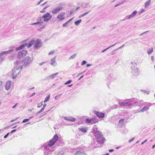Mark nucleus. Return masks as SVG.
I'll list each match as a JSON object with an SVG mask.
<instances>
[{
    "instance_id": "c756f323",
    "label": "nucleus",
    "mask_w": 155,
    "mask_h": 155,
    "mask_svg": "<svg viewBox=\"0 0 155 155\" xmlns=\"http://www.w3.org/2000/svg\"><path fill=\"white\" fill-rule=\"evenodd\" d=\"M89 5V3H83L82 4L81 6L82 8H87Z\"/></svg>"
},
{
    "instance_id": "9d476101",
    "label": "nucleus",
    "mask_w": 155,
    "mask_h": 155,
    "mask_svg": "<svg viewBox=\"0 0 155 155\" xmlns=\"http://www.w3.org/2000/svg\"><path fill=\"white\" fill-rule=\"evenodd\" d=\"M98 119L97 118H94L90 119L89 118H87L86 119L85 122L87 123L92 124L98 122Z\"/></svg>"
},
{
    "instance_id": "0eeeda50",
    "label": "nucleus",
    "mask_w": 155,
    "mask_h": 155,
    "mask_svg": "<svg viewBox=\"0 0 155 155\" xmlns=\"http://www.w3.org/2000/svg\"><path fill=\"white\" fill-rule=\"evenodd\" d=\"M59 6L57 8H53L51 11V12L54 15L57 14L60 11H62L63 10V8L62 6L63 4L62 3H60L59 5Z\"/></svg>"
},
{
    "instance_id": "79ce46f5",
    "label": "nucleus",
    "mask_w": 155,
    "mask_h": 155,
    "mask_svg": "<svg viewBox=\"0 0 155 155\" xmlns=\"http://www.w3.org/2000/svg\"><path fill=\"white\" fill-rule=\"evenodd\" d=\"M54 52L55 51H54V50H52L49 53L48 55H51V54H54Z\"/></svg>"
},
{
    "instance_id": "dca6fc26",
    "label": "nucleus",
    "mask_w": 155,
    "mask_h": 155,
    "mask_svg": "<svg viewBox=\"0 0 155 155\" xmlns=\"http://www.w3.org/2000/svg\"><path fill=\"white\" fill-rule=\"evenodd\" d=\"M94 113L99 118H103L104 117L105 113H104L99 112L95 110L94 111Z\"/></svg>"
},
{
    "instance_id": "4c0bfd02",
    "label": "nucleus",
    "mask_w": 155,
    "mask_h": 155,
    "mask_svg": "<svg viewBox=\"0 0 155 155\" xmlns=\"http://www.w3.org/2000/svg\"><path fill=\"white\" fill-rule=\"evenodd\" d=\"M76 54H74L73 55L71 56L69 58V59H74L76 57Z\"/></svg>"
},
{
    "instance_id": "864d4df0",
    "label": "nucleus",
    "mask_w": 155,
    "mask_h": 155,
    "mask_svg": "<svg viewBox=\"0 0 155 155\" xmlns=\"http://www.w3.org/2000/svg\"><path fill=\"white\" fill-rule=\"evenodd\" d=\"M43 105V104H41H41H38V107H41V106Z\"/></svg>"
},
{
    "instance_id": "e2e57ef3",
    "label": "nucleus",
    "mask_w": 155,
    "mask_h": 155,
    "mask_svg": "<svg viewBox=\"0 0 155 155\" xmlns=\"http://www.w3.org/2000/svg\"><path fill=\"white\" fill-rule=\"evenodd\" d=\"M47 3V2H45L43 4H42L41 5L42 6H44V5H45V4H46Z\"/></svg>"
},
{
    "instance_id": "de8ad7c7",
    "label": "nucleus",
    "mask_w": 155,
    "mask_h": 155,
    "mask_svg": "<svg viewBox=\"0 0 155 155\" xmlns=\"http://www.w3.org/2000/svg\"><path fill=\"white\" fill-rule=\"evenodd\" d=\"M87 63V62L85 61H83L81 63V65H84V64H85Z\"/></svg>"
},
{
    "instance_id": "a211bd4d",
    "label": "nucleus",
    "mask_w": 155,
    "mask_h": 155,
    "mask_svg": "<svg viewBox=\"0 0 155 155\" xmlns=\"http://www.w3.org/2000/svg\"><path fill=\"white\" fill-rule=\"evenodd\" d=\"M137 13V11H135L133 12L130 15H127L126 16L125 18L126 19H130L134 17Z\"/></svg>"
},
{
    "instance_id": "774afa93",
    "label": "nucleus",
    "mask_w": 155,
    "mask_h": 155,
    "mask_svg": "<svg viewBox=\"0 0 155 155\" xmlns=\"http://www.w3.org/2000/svg\"><path fill=\"white\" fill-rule=\"evenodd\" d=\"M42 1H41V0L37 4V5H39L40 3L42 2Z\"/></svg>"
},
{
    "instance_id": "6ab92c4d",
    "label": "nucleus",
    "mask_w": 155,
    "mask_h": 155,
    "mask_svg": "<svg viewBox=\"0 0 155 155\" xmlns=\"http://www.w3.org/2000/svg\"><path fill=\"white\" fill-rule=\"evenodd\" d=\"M27 44L26 43H23L18 47L16 48H15V51H18L22 49L27 46Z\"/></svg>"
},
{
    "instance_id": "a18cd8bd",
    "label": "nucleus",
    "mask_w": 155,
    "mask_h": 155,
    "mask_svg": "<svg viewBox=\"0 0 155 155\" xmlns=\"http://www.w3.org/2000/svg\"><path fill=\"white\" fill-rule=\"evenodd\" d=\"M68 23L67 22H66L65 23H64L63 25V27H66L68 25Z\"/></svg>"
},
{
    "instance_id": "c9c22d12",
    "label": "nucleus",
    "mask_w": 155,
    "mask_h": 155,
    "mask_svg": "<svg viewBox=\"0 0 155 155\" xmlns=\"http://www.w3.org/2000/svg\"><path fill=\"white\" fill-rule=\"evenodd\" d=\"M153 51V48L151 49H150L147 51V53L149 54H150Z\"/></svg>"
},
{
    "instance_id": "338daca9",
    "label": "nucleus",
    "mask_w": 155,
    "mask_h": 155,
    "mask_svg": "<svg viewBox=\"0 0 155 155\" xmlns=\"http://www.w3.org/2000/svg\"><path fill=\"white\" fill-rule=\"evenodd\" d=\"M109 151L110 152H112L114 151L113 149H110L109 150Z\"/></svg>"
},
{
    "instance_id": "9b49d317",
    "label": "nucleus",
    "mask_w": 155,
    "mask_h": 155,
    "mask_svg": "<svg viewBox=\"0 0 155 155\" xmlns=\"http://www.w3.org/2000/svg\"><path fill=\"white\" fill-rule=\"evenodd\" d=\"M42 45L41 40L39 39H37L35 41L34 44V47L35 48H38L41 47Z\"/></svg>"
},
{
    "instance_id": "1a4fd4ad",
    "label": "nucleus",
    "mask_w": 155,
    "mask_h": 155,
    "mask_svg": "<svg viewBox=\"0 0 155 155\" xmlns=\"http://www.w3.org/2000/svg\"><path fill=\"white\" fill-rule=\"evenodd\" d=\"M28 53V51L25 50H23L19 51L17 55V58L21 59L24 57Z\"/></svg>"
},
{
    "instance_id": "680f3d73",
    "label": "nucleus",
    "mask_w": 155,
    "mask_h": 155,
    "mask_svg": "<svg viewBox=\"0 0 155 155\" xmlns=\"http://www.w3.org/2000/svg\"><path fill=\"white\" fill-rule=\"evenodd\" d=\"M151 104L150 103H148V104H147L146 105H147L149 107V106H150L151 105Z\"/></svg>"
},
{
    "instance_id": "0e129e2a",
    "label": "nucleus",
    "mask_w": 155,
    "mask_h": 155,
    "mask_svg": "<svg viewBox=\"0 0 155 155\" xmlns=\"http://www.w3.org/2000/svg\"><path fill=\"white\" fill-rule=\"evenodd\" d=\"M91 64H87L86 66H87V67H88L90 66H91Z\"/></svg>"
},
{
    "instance_id": "f3484780",
    "label": "nucleus",
    "mask_w": 155,
    "mask_h": 155,
    "mask_svg": "<svg viewBox=\"0 0 155 155\" xmlns=\"http://www.w3.org/2000/svg\"><path fill=\"white\" fill-rule=\"evenodd\" d=\"M16 68H14L13 69L12 71V78L13 79H15L16 77H17V76L19 74V73L18 74H17V71L16 70Z\"/></svg>"
},
{
    "instance_id": "5fc2aeb1",
    "label": "nucleus",
    "mask_w": 155,
    "mask_h": 155,
    "mask_svg": "<svg viewBox=\"0 0 155 155\" xmlns=\"http://www.w3.org/2000/svg\"><path fill=\"white\" fill-rule=\"evenodd\" d=\"M145 11V10L144 9H142L141 11L140 12V14H141V13H142L144 12Z\"/></svg>"
},
{
    "instance_id": "ddd939ff",
    "label": "nucleus",
    "mask_w": 155,
    "mask_h": 155,
    "mask_svg": "<svg viewBox=\"0 0 155 155\" xmlns=\"http://www.w3.org/2000/svg\"><path fill=\"white\" fill-rule=\"evenodd\" d=\"M10 50L6 51H2V54H5L6 55L7 54L10 53L14 51L15 52V48H15V46H11L10 47Z\"/></svg>"
},
{
    "instance_id": "8fccbe9b",
    "label": "nucleus",
    "mask_w": 155,
    "mask_h": 155,
    "mask_svg": "<svg viewBox=\"0 0 155 155\" xmlns=\"http://www.w3.org/2000/svg\"><path fill=\"white\" fill-rule=\"evenodd\" d=\"M46 62H42L39 64V65L40 66H41L45 64Z\"/></svg>"
},
{
    "instance_id": "473e14b6",
    "label": "nucleus",
    "mask_w": 155,
    "mask_h": 155,
    "mask_svg": "<svg viewBox=\"0 0 155 155\" xmlns=\"http://www.w3.org/2000/svg\"><path fill=\"white\" fill-rule=\"evenodd\" d=\"M149 108L146 106H144L143 107L142 109L140 111L141 112H143V111L147 110H148Z\"/></svg>"
},
{
    "instance_id": "5701e85b",
    "label": "nucleus",
    "mask_w": 155,
    "mask_h": 155,
    "mask_svg": "<svg viewBox=\"0 0 155 155\" xmlns=\"http://www.w3.org/2000/svg\"><path fill=\"white\" fill-rule=\"evenodd\" d=\"M56 57L55 56L53 58H52L51 60V64L53 66H55L57 65V63L55 61V58Z\"/></svg>"
},
{
    "instance_id": "2eb2a0df",
    "label": "nucleus",
    "mask_w": 155,
    "mask_h": 155,
    "mask_svg": "<svg viewBox=\"0 0 155 155\" xmlns=\"http://www.w3.org/2000/svg\"><path fill=\"white\" fill-rule=\"evenodd\" d=\"M42 17H40L39 18H38L37 19V20L38 21L37 22L32 23L31 24V25H39V26L41 25L43 23V22L42 20Z\"/></svg>"
},
{
    "instance_id": "72a5a7b5",
    "label": "nucleus",
    "mask_w": 155,
    "mask_h": 155,
    "mask_svg": "<svg viewBox=\"0 0 155 155\" xmlns=\"http://www.w3.org/2000/svg\"><path fill=\"white\" fill-rule=\"evenodd\" d=\"M50 98V95H48L45 98L44 101V103H45V102H47L49 100Z\"/></svg>"
},
{
    "instance_id": "c03bdc74",
    "label": "nucleus",
    "mask_w": 155,
    "mask_h": 155,
    "mask_svg": "<svg viewBox=\"0 0 155 155\" xmlns=\"http://www.w3.org/2000/svg\"><path fill=\"white\" fill-rule=\"evenodd\" d=\"M29 121V119H24L22 121L23 123H25L26 122Z\"/></svg>"
},
{
    "instance_id": "603ef678",
    "label": "nucleus",
    "mask_w": 155,
    "mask_h": 155,
    "mask_svg": "<svg viewBox=\"0 0 155 155\" xmlns=\"http://www.w3.org/2000/svg\"><path fill=\"white\" fill-rule=\"evenodd\" d=\"M17 130H16V129H15V130H12L10 132V134H12L15 131H16Z\"/></svg>"
},
{
    "instance_id": "e433bc0d",
    "label": "nucleus",
    "mask_w": 155,
    "mask_h": 155,
    "mask_svg": "<svg viewBox=\"0 0 155 155\" xmlns=\"http://www.w3.org/2000/svg\"><path fill=\"white\" fill-rule=\"evenodd\" d=\"M111 119L112 120L111 121L113 122L114 123V122H115L116 121V118L114 116H113L112 117H111Z\"/></svg>"
},
{
    "instance_id": "69168bd1",
    "label": "nucleus",
    "mask_w": 155,
    "mask_h": 155,
    "mask_svg": "<svg viewBox=\"0 0 155 155\" xmlns=\"http://www.w3.org/2000/svg\"><path fill=\"white\" fill-rule=\"evenodd\" d=\"M35 93H33L30 96L31 97H32L34 96L35 95Z\"/></svg>"
},
{
    "instance_id": "f704fd0d",
    "label": "nucleus",
    "mask_w": 155,
    "mask_h": 155,
    "mask_svg": "<svg viewBox=\"0 0 155 155\" xmlns=\"http://www.w3.org/2000/svg\"><path fill=\"white\" fill-rule=\"evenodd\" d=\"M97 129V125H95L93 127L92 130H93V132L94 134V132L96 130H96Z\"/></svg>"
},
{
    "instance_id": "cd10ccee",
    "label": "nucleus",
    "mask_w": 155,
    "mask_h": 155,
    "mask_svg": "<svg viewBox=\"0 0 155 155\" xmlns=\"http://www.w3.org/2000/svg\"><path fill=\"white\" fill-rule=\"evenodd\" d=\"M58 74V73H56L54 74H52L48 76V78L50 79H53Z\"/></svg>"
},
{
    "instance_id": "09e8293b",
    "label": "nucleus",
    "mask_w": 155,
    "mask_h": 155,
    "mask_svg": "<svg viewBox=\"0 0 155 155\" xmlns=\"http://www.w3.org/2000/svg\"><path fill=\"white\" fill-rule=\"evenodd\" d=\"M10 134V133H8L6 135H5L4 137V138H7L9 134Z\"/></svg>"
},
{
    "instance_id": "6e6552de",
    "label": "nucleus",
    "mask_w": 155,
    "mask_h": 155,
    "mask_svg": "<svg viewBox=\"0 0 155 155\" xmlns=\"http://www.w3.org/2000/svg\"><path fill=\"white\" fill-rule=\"evenodd\" d=\"M58 137L57 134H55L51 140H50L48 143V146L51 147L53 146L58 139Z\"/></svg>"
},
{
    "instance_id": "37998d69",
    "label": "nucleus",
    "mask_w": 155,
    "mask_h": 155,
    "mask_svg": "<svg viewBox=\"0 0 155 155\" xmlns=\"http://www.w3.org/2000/svg\"><path fill=\"white\" fill-rule=\"evenodd\" d=\"M71 81H72V80H68V81H67L66 82L64 83V84H66V85L68 84H69L70 83Z\"/></svg>"
},
{
    "instance_id": "4468645a",
    "label": "nucleus",
    "mask_w": 155,
    "mask_h": 155,
    "mask_svg": "<svg viewBox=\"0 0 155 155\" xmlns=\"http://www.w3.org/2000/svg\"><path fill=\"white\" fill-rule=\"evenodd\" d=\"M65 15L64 12H61L60 14H58V15L57 16V18L59 19V21H61L63 20L64 18V16Z\"/></svg>"
},
{
    "instance_id": "ea45409f",
    "label": "nucleus",
    "mask_w": 155,
    "mask_h": 155,
    "mask_svg": "<svg viewBox=\"0 0 155 155\" xmlns=\"http://www.w3.org/2000/svg\"><path fill=\"white\" fill-rule=\"evenodd\" d=\"M111 84L112 85V84L111 82H110L109 81H107V86L109 88H110V85Z\"/></svg>"
},
{
    "instance_id": "b1692460",
    "label": "nucleus",
    "mask_w": 155,
    "mask_h": 155,
    "mask_svg": "<svg viewBox=\"0 0 155 155\" xmlns=\"http://www.w3.org/2000/svg\"><path fill=\"white\" fill-rule=\"evenodd\" d=\"M53 150H54V149L52 150H50V149H48V147H47L45 150V154H49V152Z\"/></svg>"
},
{
    "instance_id": "f8f14e48",
    "label": "nucleus",
    "mask_w": 155,
    "mask_h": 155,
    "mask_svg": "<svg viewBox=\"0 0 155 155\" xmlns=\"http://www.w3.org/2000/svg\"><path fill=\"white\" fill-rule=\"evenodd\" d=\"M52 17V16L48 12L46 13L45 14L42 16L43 18H44V21H47L49 20Z\"/></svg>"
},
{
    "instance_id": "bf43d9fd",
    "label": "nucleus",
    "mask_w": 155,
    "mask_h": 155,
    "mask_svg": "<svg viewBox=\"0 0 155 155\" xmlns=\"http://www.w3.org/2000/svg\"><path fill=\"white\" fill-rule=\"evenodd\" d=\"M18 118V117H17V118H16L15 119L13 120H12L10 121V122H13V121H14L15 120H16Z\"/></svg>"
},
{
    "instance_id": "39448f33",
    "label": "nucleus",
    "mask_w": 155,
    "mask_h": 155,
    "mask_svg": "<svg viewBox=\"0 0 155 155\" xmlns=\"http://www.w3.org/2000/svg\"><path fill=\"white\" fill-rule=\"evenodd\" d=\"M85 150V148L83 147H79L75 149L76 151L74 155H87Z\"/></svg>"
},
{
    "instance_id": "2f4dec72",
    "label": "nucleus",
    "mask_w": 155,
    "mask_h": 155,
    "mask_svg": "<svg viewBox=\"0 0 155 155\" xmlns=\"http://www.w3.org/2000/svg\"><path fill=\"white\" fill-rule=\"evenodd\" d=\"M81 19L78 20L77 21H75L74 24L78 26L79 25L80 23L81 22Z\"/></svg>"
},
{
    "instance_id": "3c124183",
    "label": "nucleus",
    "mask_w": 155,
    "mask_h": 155,
    "mask_svg": "<svg viewBox=\"0 0 155 155\" xmlns=\"http://www.w3.org/2000/svg\"><path fill=\"white\" fill-rule=\"evenodd\" d=\"M73 18H71L70 19H69V20H68V21H67V22L68 23H69L72 20V19H73Z\"/></svg>"
},
{
    "instance_id": "c85d7f7f",
    "label": "nucleus",
    "mask_w": 155,
    "mask_h": 155,
    "mask_svg": "<svg viewBox=\"0 0 155 155\" xmlns=\"http://www.w3.org/2000/svg\"><path fill=\"white\" fill-rule=\"evenodd\" d=\"M151 0H149L147 1L145 3V8H146L148 7L150 5V3Z\"/></svg>"
},
{
    "instance_id": "052dcab7",
    "label": "nucleus",
    "mask_w": 155,
    "mask_h": 155,
    "mask_svg": "<svg viewBox=\"0 0 155 155\" xmlns=\"http://www.w3.org/2000/svg\"><path fill=\"white\" fill-rule=\"evenodd\" d=\"M21 127H17V128L16 130H19L20 129H21Z\"/></svg>"
},
{
    "instance_id": "7c9ffc66",
    "label": "nucleus",
    "mask_w": 155,
    "mask_h": 155,
    "mask_svg": "<svg viewBox=\"0 0 155 155\" xmlns=\"http://www.w3.org/2000/svg\"><path fill=\"white\" fill-rule=\"evenodd\" d=\"M91 11V10L87 12H85L84 13V14H82L80 15L79 17H78V18H81L82 17H84V16L86 15H87L89 12H90V11Z\"/></svg>"
},
{
    "instance_id": "58836bf2",
    "label": "nucleus",
    "mask_w": 155,
    "mask_h": 155,
    "mask_svg": "<svg viewBox=\"0 0 155 155\" xmlns=\"http://www.w3.org/2000/svg\"><path fill=\"white\" fill-rule=\"evenodd\" d=\"M64 152L62 150L60 152H59L57 155H64Z\"/></svg>"
},
{
    "instance_id": "bb28decb",
    "label": "nucleus",
    "mask_w": 155,
    "mask_h": 155,
    "mask_svg": "<svg viewBox=\"0 0 155 155\" xmlns=\"http://www.w3.org/2000/svg\"><path fill=\"white\" fill-rule=\"evenodd\" d=\"M6 55L5 54H2V52L0 53V64L3 60V58Z\"/></svg>"
},
{
    "instance_id": "4be33fe9",
    "label": "nucleus",
    "mask_w": 155,
    "mask_h": 155,
    "mask_svg": "<svg viewBox=\"0 0 155 155\" xmlns=\"http://www.w3.org/2000/svg\"><path fill=\"white\" fill-rule=\"evenodd\" d=\"M11 81H8L6 83L5 85V88L7 91L9 90L11 87Z\"/></svg>"
},
{
    "instance_id": "393cba45",
    "label": "nucleus",
    "mask_w": 155,
    "mask_h": 155,
    "mask_svg": "<svg viewBox=\"0 0 155 155\" xmlns=\"http://www.w3.org/2000/svg\"><path fill=\"white\" fill-rule=\"evenodd\" d=\"M35 41L34 39L31 40L28 44L27 47L28 48H30L35 43Z\"/></svg>"
},
{
    "instance_id": "13d9d810",
    "label": "nucleus",
    "mask_w": 155,
    "mask_h": 155,
    "mask_svg": "<svg viewBox=\"0 0 155 155\" xmlns=\"http://www.w3.org/2000/svg\"><path fill=\"white\" fill-rule=\"evenodd\" d=\"M44 109L45 108L43 107L40 110V112H42V111H43Z\"/></svg>"
},
{
    "instance_id": "49530a36",
    "label": "nucleus",
    "mask_w": 155,
    "mask_h": 155,
    "mask_svg": "<svg viewBox=\"0 0 155 155\" xmlns=\"http://www.w3.org/2000/svg\"><path fill=\"white\" fill-rule=\"evenodd\" d=\"M124 45L121 46H120V47H119L117 48V50L120 49L121 48H123L124 46Z\"/></svg>"
},
{
    "instance_id": "423d86ee",
    "label": "nucleus",
    "mask_w": 155,
    "mask_h": 155,
    "mask_svg": "<svg viewBox=\"0 0 155 155\" xmlns=\"http://www.w3.org/2000/svg\"><path fill=\"white\" fill-rule=\"evenodd\" d=\"M15 66L14 68H16L17 73H19L23 66L22 63H21V61H16L14 62Z\"/></svg>"
},
{
    "instance_id": "aec40b11",
    "label": "nucleus",
    "mask_w": 155,
    "mask_h": 155,
    "mask_svg": "<svg viewBox=\"0 0 155 155\" xmlns=\"http://www.w3.org/2000/svg\"><path fill=\"white\" fill-rule=\"evenodd\" d=\"M78 129L83 133H86L88 130V128L86 127H79Z\"/></svg>"
},
{
    "instance_id": "6e6d98bb",
    "label": "nucleus",
    "mask_w": 155,
    "mask_h": 155,
    "mask_svg": "<svg viewBox=\"0 0 155 155\" xmlns=\"http://www.w3.org/2000/svg\"><path fill=\"white\" fill-rule=\"evenodd\" d=\"M134 138H135V137H134L133 138H132L131 140H129V142L130 143L131 142V141H133L134 140Z\"/></svg>"
},
{
    "instance_id": "f257e3e1",
    "label": "nucleus",
    "mask_w": 155,
    "mask_h": 155,
    "mask_svg": "<svg viewBox=\"0 0 155 155\" xmlns=\"http://www.w3.org/2000/svg\"><path fill=\"white\" fill-rule=\"evenodd\" d=\"M94 135L95 139L91 141L89 145V147L91 149L99 147L103 144L105 139L101 132L99 131L96 130L94 132Z\"/></svg>"
},
{
    "instance_id": "a878e982",
    "label": "nucleus",
    "mask_w": 155,
    "mask_h": 155,
    "mask_svg": "<svg viewBox=\"0 0 155 155\" xmlns=\"http://www.w3.org/2000/svg\"><path fill=\"white\" fill-rule=\"evenodd\" d=\"M124 119H121L120 120H119V122H118V126L119 127H121L124 124Z\"/></svg>"
},
{
    "instance_id": "20e7f679",
    "label": "nucleus",
    "mask_w": 155,
    "mask_h": 155,
    "mask_svg": "<svg viewBox=\"0 0 155 155\" xmlns=\"http://www.w3.org/2000/svg\"><path fill=\"white\" fill-rule=\"evenodd\" d=\"M131 64L132 65L131 66L132 70V73L134 75L137 76L139 74L138 68L136 67L137 64L135 62H132Z\"/></svg>"
},
{
    "instance_id": "7ed1b4c3",
    "label": "nucleus",
    "mask_w": 155,
    "mask_h": 155,
    "mask_svg": "<svg viewBox=\"0 0 155 155\" xmlns=\"http://www.w3.org/2000/svg\"><path fill=\"white\" fill-rule=\"evenodd\" d=\"M33 59V58H31L29 56L24 58L21 61L23 66L24 67L29 66L30 64L32 63Z\"/></svg>"
},
{
    "instance_id": "a19ab883",
    "label": "nucleus",
    "mask_w": 155,
    "mask_h": 155,
    "mask_svg": "<svg viewBox=\"0 0 155 155\" xmlns=\"http://www.w3.org/2000/svg\"><path fill=\"white\" fill-rule=\"evenodd\" d=\"M115 45V44L114 45H112V46H110L109 47L107 48L106 49H104L103 50H102V53H103L104 52H105L108 49H109V48H110L111 47H113V46H114Z\"/></svg>"
},
{
    "instance_id": "4d7b16f0",
    "label": "nucleus",
    "mask_w": 155,
    "mask_h": 155,
    "mask_svg": "<svg viewBox=\"0 0 155 155\" xmlns=\"http://www.w3.org/2000/svg\"><path fill=\"white\" fill-rule=\"evenodd\" d=\"M148 31H146L145 32H143V33H142L141 34H140V35H143L145 33H147V32H148Z\"/></svg>"
},
{
    "instance_id": "f03ea898",
    "label": "nucleus",
    "mask_w": 155,
    "mask_h": 155,
    "mask_svg": "<svg viewBox=\"0 0 155 155\" xmlns=\"http://www.w3.org/2000/svg\"><path fill=\"white\" fill-rule=\"evenodd\" d=\"M136 100L134 98L127 99L122 102L119 101L118 104L121 107L125 108H130L135 103Z\"/></svg>"
},
{
    "instance_id": "412c9836",
    "label": "nucleus",
    "mask_w": 155,
    "mask_h": 155,
    "mask_svg": "<svg viewBox=\"0 0 155 155\" xmlns=\"http://www.w3.org/2000/svg\"><path fill=\"white\" fill-rule=\"evenodd\" d=\"M64 119L66 120L72 122L75 121L76 120L75 118L71 117H64Z\"/></svg>"
}]
</instances>
